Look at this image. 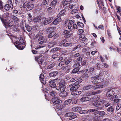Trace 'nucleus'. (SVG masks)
Returning a JSON list of instances; mask_svg holds the SVG:
<instances>
[{
    "label": "nucleus",
    "mask_w": 121,
    "mask_h": 121,
    "mask_svg": "<svg viewBox=\"0 0 121 121\" xmlns=\"http://www.w3.org/2000/svg\"><path fill=\"white\" fill-rule=\"evenodd\" d=\"M65 116L66 117H69V120H71L77 117V116L75 115V114L72 112L66 113L65 114Z\"/></svg>",
    "instance_id": "1"
},
{
    "label": "nucleus",
    "mask_w": 121,
    "mask_h": 121,
    "mask_svg": "<svg viewBox=\"0 0 121 121\" xmlns=\"http://www.w3.org/2000/svg\"><path fill=\"white\" fill-rule=\"evenodd\" d=\"M53 104L54 105L57 104L62 102L61 100L59 99H56V100L54 99H54H53Z\"/></svg>",
    "instance_id": "29"
},
{
    "label": "nucleus",
    "mask_w": 121,
    "mask_h": 121,
    "mask_svg": "<svg viewBox=\"0 0 121 121\" xmlns=\"http://www.w3.org/2000/svg\"><path fill=\"white\" fill-rule=\"evenodd\" d=\"M79 70V69L77 67H76L73 70L72 73H76Z\"/></svg>",
    "instance_id": "42"
},
{
    "label": "nucleus",
    "mask_w": 121,
    "mask_h": 121,
    "mask_svg": "<svg viewBox=\"0 0 121 121\" xmlns=\"http://www.w3.org/2000/svg\"><path fill=\"white\" fill-rule=\"evenodd\" d=\"M103 85H99L95 86L94 87V90L98 89L99 88H102L103 87Z\"/></svg>",
    "instance_id": "35"
},
{
    "label": "nucleus",
    "mask_w": 121,
    "mask_h": 121,
    "mask_svg": "<svg viewBox=\"0 0 121 121\" xmlns=\"http://www.w3.org/2000/svg\"><path fill=\"white\" fill-rule=\"evenodd\" d=\"M120 108H121V105L119 104H118L117 105L116 109L117 111Z\"/></svg>",
    "instance_id": "57"
},
{
    "label": "nucleus",
    "mask_w": 121,
    "mask_h": 121,
    "mask_svg": "<svg viewBox=\"0 0 121 121\" xmlns=\"http://www.w3.org/2000/svg\"><path fill=\"white\" fill-rule=\"evenodd\" d=\"M92 105L94 106L98 107L97 109L98 110H101L103 108L102 106H99L100 104L98 102H95Z\"/></svg>",
    "instance_id": "5"
},
{
    "label": "nucleus",
    "mask_w": 121,
    "mask_h": 121,
    "mask_svg": "<svg viewBox=\"0 0 121 121\" xmlns=\"http://www.w3.org/2000/svg\"><path fill=\"white\" fill-rule=\"evenodd\" d=\"M78 12V9H73L71 11V13L72 14L77 13Z\"/></svg>",
    "instance_id": "52"
},
{
    "label": "nucleus",
    "mask_w": 121,
    "mask_h": 121,
    "mask_svg": "<svg viewBox=\"0 0 121 121\" xmlns=\"http://www.w3.org/2000/svg\"><path fill=\"white\" fill-rule=\"evenodd\" d=\"M65 62L63 61L60 62L58 64V65L59 66H61L64 64Z\"/></svg>",
    "instance_id": "61"
},
{
    "label": "nucleus",
    "mask_w": 121,
    "mask_h": 121,
    "mask_svg": "<svg viewBox=\"0 0 121 121\" xmlns=\"http://www.w3.org/2000/svg\"><path fill=\"white\" fill-rule=\"evenodd\" d=\"M77 24L78 26H80L82 28L83 27L84 24L81 22H78L77 23Z\"/></svg>",
    "instance_id": "47"
},
{
    "label": "nucleus",
    "mask_w": 121,
    "mask_h": 121,
    "mask_svg": "<svg viewBox=\"0 0 121 121\" xmlns=\"http://www.w3.org/2000/svg\"><path fill=\"white\" fill-rule=\"evenodd\" d=\"M11 17L14 22L17 23L19 21L18 19L15 16L12 15Z\"/></svg>",
    "instance_id": "23"
},
{
    "label": "nucleus",
    "mask_w": 121,
    "mask_h": 121,
    "mask_svg": "<svg viewBox=\"0 0 121 121\" xmlns=\"http://www.w3.org/2000/svg\"><path fill=\"white\" fill-rule=\"evenodd\" d=\"M65 13V11L64 10H62L57 15V17H60L63 16Z\"/></svg>",
    "instance_id": "40"
},
{
    "label": "nucleus",
    "mask_w": 121,
    "mask_h": 121,
    "mask_svg": "<svg viewBox=\"0 0 121 121\" xmlns=\"http://www.w3.org/2000/svg\"><path fill=\"white\" fill-rule=\"evenodd\" d=\"M65 106V105L64 104H62L57 105L56 106V108L58 109H61L64 108Z\"/></svg>",
    "instance_id": "14"
},
{
    "label": "nucleus",
    "mask_w": 121,
    "mask_h": 121,
    "mask_svg": "<svg viewBox=\"0 0 121 121\" xmlns=\"http://www.w3.org/2000/svg\"><path fill=\"white\" fill-rule=\"evenodd\" d=\"M47 21H48L49 23L52 22L53 19V18L52 17H50L47 18Z\"/></svg>",
    "instance_id": "58"
},
{
    "label": "nucleus",
    "mask_w": 121,
    "mask_h": 121,
    "mask_svg": "<svg viewBox=\"0 0 121 121\" xmlns=\"http://www.w3.org/2000/svg\"><path fill=\"white\" fill-rule=\"evenodd\" d=\"M71 2V0H65L64 3V5H66L70 4Z\"/></svg>",
    "instance_id": "43"
},
{
    "label": "nucleus",
    "mask_w": 121,
    "mask_h": 121,
    "mask_svg": "<svg viewBox=\"0 0 121 121\" xmlns=\"http://www.w3.org/2000/svg\"><path fill=\"white\" fill-rule=\"evenodd\" d=\"M82 81V79H81L80 80H78L76 81L74 83L76 84H78L80 83Z\"/></svg>",
    "instance_id": "63"
},
{
    "label": "nucleus",
    "mask_w": 121,
    "mask_h": 121,
    "mask_svg": "<svg viewBox=\"0 0 121 121\" xmlns=\"http://www.w3.org/2000/svg\"><path fill=\"white\" fill-rule=\"evenodd\" d=\"M71 60L72 59L70 58L68 59L65 62V64L66 65L68 64L70 62Z\"/></svg>",
    "instance_id": "56"
},
{
    "label": "nucleus",
    "mask_w": 121,
    "mask_h": 121,
    "mask_svg": "<svg viewBox=\"0 0 121 121\" xmlns=\"http://www.w3.org/2000/svg\"><path fill=\"white\" fill-rule=\"evenodd\" d=\"M28 19L29 22H30L32 21V15L30 13H29L28 14Z\"/></svg>",
    "instance_id": "50"
},
{
    "label": "nucleus",
    "mask_w": 121,
    "mask_h": 121,
    "mask_svg": "<svg viewBox=\"0 0 121 121\" xmlns=\"http://www.w3.org/2000/svg\"><path fill=\"white\" fill-rule=\"evenodd\" d=\"M44 75L43 74H41L40 76V79L41 82L44 84H45V81L44 80Z\"/></svg>",
    "instance_id": "12"
},
{
    "label": "nucleus",
    "mask_w": 121,
    "mask_h": 121,
    "mask_svg": "<svg viewBox=\"0 0 121 121\" xmlns=\"http://www.w3.org/2000/svg\"><path fill=\"white\" fill-rule=\"evenodd\" d=\"M3 17L6 19H8L9 18V13L6 12L3 14Z\"/></svg>",
    "instance_id": "28"
},
{
    "label": "nucleus",
    "mask_w": 121,
    "mask_h": 121,
    "mask_svg": "<svg viewBox=\"0 0 121 121\" xmlns=\"http://www.w3.org/2000/svg\"><path fill=\"white\" fill-rule=\"evenodd\" d=\"M86 95L87 96H90L91 95V91H88L86 93Z\"/></svg>",
    "instance_id": "62"
},
{
    "label": "nucleus",
    "mask_w": 121,
    "mask_h": 121,
    "mask_svg": "<svg viewBox=\"0 0 121 121\" xmlns=\"http://www.w3.org/2000/svg\"><path fill=\"white\" fill-rule=\"evenodd\" d=\"M94 68L92 67H90L89 69L88 72H92L94 70Z\"/></svg>",
    "instance_id": "60"
},
{
    "label": "nucleus",
    "mask_w": 121,
    "mask_h": 121,
    "mask_svg": "<svg viewBox=\"0 0 121 121\" xmlns=\"http://www.w3.org/2000/svg\"><path fill=\"white\" fill-rule=\"evenodd\" d=\"M80 64L79 63L77 62L76 63H75L74 65V67H78L80 66Z\"/></svg>",
    "instance_id": "59"
},
{
    "label": "nucleus",
    "mask_w": 121,
    "mask_h": 121,
    "mask_svg": "<svg viewBox=\"0 0 121 121\" xmlns=\"http://www.w3.org/2000/svg\"><path fill=\"white\" fill-rule=\"evenodd\" d=\"M47 42V40L46 39H45L39 42V44H41V45L39 46V48H41L44 47L46 46V45L45 43Z\"/></svg>",
    "instance_id": "9"
},
{
    "label": "nucleus",
    "mask_w": 121,
    "mask_h": 121,
    "mask_svg": "<svg viewBox=\"0 0 121 121\" xmlns=\"http://www.w3.org/2000/svg\"><path fill=\"white\" fill-rule=\"evenodd\" d=\"M56 43V42L55 41H52L48 43V45L49 47H51L54 46L55 45Z\"/></svg>",
    "instance_id": "18"
},
{
    "label": "nucleus",
    "mask_w": 121,
    "mask_h": 121,
    "mask_svg": "<svg viewBox=\"0 0 121 121\" xmlns=\"http://www.w3.org/2000/svg\"><path fill=\"white\" fill-rule=\"evenodd\" d=\"M82 93L81 91L75 90V91L72 92L71 94L72 95H79Z\"/></svg>",
    "instance_id": "13"
},
{
    "label": "nucleus",
    "mask_w": 121,
    "mask_h": 121,
    "mask_svg": "<svg viewBox=\"0 0 121 121\" xmlns=\"http://www.w3.org/2000/svg\"><path fill=\"white\" fill-rule=\"evenodd\" d=\"M41 22H43L44 24L46 25L49 23L47 21V19L45 17H43L41 19Z\"/></svg>",
    "instance_id": "20"
},
{
    "label": "nucleus",
    "mask_w": 121,
    "mask_h": 121,
    "mask_svg": "<svg viewBox=\"0 0 121 121\" xmlns=\"http://www.w3.org/2000/svg\"><path fill=\"white\" fill-rule=\"evenodd\" d=\"M65 88L66 86L65 85L60 83L59 86H56V89L57 90H60L61 92H63L65 90Z\"/></svg>",
    "instance_id": "2"
},
{
    "label": "nucleus",
    "mask_w": 121,
    "mask_h": 121,
    "mask_svg": "<svg viewBox=\"0 0 121 121\" xmlns=\"http://www.w3.org/2000/svg\"><path fill=\"white\" fill-rule=\"evenodd\" d=\"M10 8H11L12 9L13 8L10 7V6L7 4L4 7V9L6 11H8L10 9Z\"/></svg>",
    "instance_id": "31"
},
{
    "label": "nucleus",
    "mask_w": 121,
    "mask_h": 121,
    "mask_svg": "<svg viewBox=\"0 0 121 121\" xmlns=\"http://www.w3.org/2000/svg\"><path fill=\"white\" fill-rule=\"evenodd\" d=\"M73 85H74L73 86L74 87V88L76 90V89H78L79 88L80 86L78 84H76L75 83H74L73 84Z\"/></svg>",
    "instance_id": "51"
},
{
    "label": "nucleus",
    "mask_w": 121,
    "mask_h": 121,
    "mask_svg": "<svg viewBox=\"0 0 121 121\" xmlns=\"http://www.w3.org/2000/svg\"><path fill=\"white\" fill-rule=\"evenodd\" d=\"M29 2L28 1H26L23 4V7L24 8H26L28 7L29 4Z\"/></svg>",
    "instance_id": "41"
},
{
    "label": "nucleus",
    "mask_w": 121,
    "mask_h": 121,
    "mask_svg": "<svg viewBox=\"0 0 121 121\" xmlns=\"http://www.w3.org/2000/svg\"><path fill=\"white\" fill-rule=\"evenodd\" d=\"M61 69L64 71L68 73L71 69L69 65H67L63 66L61 68Z\"/></svg>",
    "instance_id": "4"
},
{
    "label": "nucleus",
    "mask_w": 121,
    "mask_h": 121,
    "mask_svg": "<svg viewBox=\"0 0 121 121\" xmlns=\"http://www.w3.org/2000/svg\"><path fill=\"white\" fill-rule=\"evenodd\" d=\"M57 1L56 0H54L52 1L50 4V6L52 7H54L56 5Z\"/></svg>",
    "instance_id": "26"
},
{
    "label": "nucleus",
    "mask_w": 121,
    "mask_h": 121,
    "mask_svg": "<svg viewBox=\"0 0 121 121\" xmlns=\"http://www.w3.org/2000/svg\"><path fill=\"white\" fill-rule=\"evenodd\" d=\"M118 97L117 95H114L112 96L110 99L112 101H113L114 102H119L120 99H118Z\"/></svg>",
    "instance_id": "6"
},
{
    "label": "nucleus",
    "mask_w": 121,
    "mask_h": 121,
    "mask_svg": "<svg viewBox=\"0 0 121 121\" xmlns=\"http://www.w3.org/2000/svg\"><path fill=\"white\" fill-rule=\"evenodd\" d=\"M54 27H49L47 29V31L48 32L50 31L53 32Z\"/></svg>",
    "instance_id": "44"
},
{
    "label": "nucleus",
    "mask_w": 121,
    "mask_h": 121,
    "mask_svg": "<svg viewBox=\"0 0 121 121\" xmlns=\"http://www.w3.org/2000/svg\"><path fill=\"white\" fill-rule=\"evenodd\" d=\"M50 95L52 97H53L56 95V93L53 90H51L49 92Z\"/></svg>",
    "instance_id": "22"
},
{
    "label": "nucleus",
    "mask_w": 121,
    "mask_h": 121,
    "mask_svg": "<svg viewBox=\"0 0 121 121\" xmlns=\"http://www.w3.org/2000/svg\"><path fill=\"white\" fill-rule=\"evenodd\" d=\"M55 65V64L54 63H53L50 65H49L47 67V68L48 69H51L53 68Z\"/></svg>",
    "instance_id": "46"
},
{
    "label": "nucleus",
    "mask_w": 121,
    "mask_h": 121,
    "mask_svg": "<svg viewBox=\"0 0 121 121\" xmlns=\"http://www.w3.org/2000/svg\"><path fill=\"white\" fill-rule=\"evenodd\" d=\"M107 111L108 112H113L114 111L113 107L112 106L109 107L107 109Z\"/></svg>",
    "instance_id": "34"
},
{
    "label": "nucleus",
    "mask_w": 121,
    "mask_h": 121,
    "mask_svg": "<svg viewBox=\"0 0 121 121\" xmlns=\"http://www.w3.org/2000/svg\"><path fill=\"white\" fill-rule=\"evenodd\" d=\"M58 73L57 71H54L51 72L49 73V75L51 77H53L56 76Z\"/></svg>",
    "instance_id": "25"
},
{
    "label": "nucleus",
    "mask_w": 121,
    "mask_h": 121,
    "mask_svg": "<svg viewBox=\"0 0 121 121\" xmlns=\"http://www.w3.org/2000/svg\"><path fill=\"white\" fill-rule=\"evenodd\" d=\"M18 39L21 44L23 45H25V43L24 41V40L22 37L19 38Z\"/></svg>",
    "instance_id": "32"
},
{
    "label": "nucleus",
    "mask_w": 121,
    "mask_h": 121,
    "mask_svg": "<svg viewBox=\"0 0 121 121\" xmlns=\"http://www.w3.org/2000/svg\"><path fill=\"white\" fill-rule=\"evenodd\" d=\"M62 44L63 46L65 47H71L72 46V43L67 42L64 43L63 44Z\"/></svg>",
    "instance_id": "33"
},
{
    "label": "nucleus",
    "mask_w": 121,
    "mask_h": 121,
    "mask_svg": "<svg viewBox=\"0 0 121 121\" xmlns=\"http://www.w3.org/2000/svg\"><path fill=\"white\" fill-rule=\"evenodd\" d=\"M43 31L42 30H40L38 33V34L37 35V37H39L40 36H42V35L43 34Z\"/></svg>",
    "instance_id": "54"
},
{
    "label": "nucleus",
    "mask_w": 121,
    "mask_h": 121,
    "mask_svg": "<svg viewBox=\"0 0 121 121\" xmlns=\"http://www.w3.org/2000/svg\"><path fill=\"white\" fill-rule=\"evenodd\" d=\"M82 108L80 107L76 106L73 107L72 110L74 112H78L82 109Z\"/></svg>",
    "instance_id": "11"
},
{
    "label": "nucleus",
    "mask_w": 121,
    "mask_h": 121,
    "mask_svg": "<svg viewBox=\"0 0 121 121\" xmlns=\"http://www.w3.org/2000/svg\"><path fill=\"white\" fill-rule=\"evenodd\" d=\"M34 7V5L33 4H29L26 8V10L28 11L31 10L33 9Z\"/></svg>",
    "instance_id": "24"
},
{
    "label": "nucleus",
    "mask_w": 121,
    "mask_h": 121,
    "mask_svg": "<svg viewBox=\"0 0 121 121\" xmlns=\"http://www.w3.org/2000/svg\"><path fill=\"white\" fill-rule=\"evenodd\" d=\"M93 121H101L100 118L98 116H96L93 119Z\"/></svg>",
    "instance_id": "39"
},
{
    "label": "nucleus",
    "mask_w": 121,
    "mask_h": 121,
    "mask_svg": "<svg viewBox=\"0 0 121 121\" xmlns=\"http://www.w3.org/2000/svg\"><path fill=\"white\" fill-rule=\"evenodd\" d=\"M8 4H8L10 6V7H11L12 8L13 7L11 0H8Z\"/></svg>",
    "instance_id": "48"
},
{
    "label": "nucleus",
    "mask_w": 121,
    "mask_h": 121,
    "mask_svg": "<svg viewBox=\"0 0 121 121\" xmlns=\"http://www.w3.org/2000/svg\"><path fill=\"white\" fill-rule=\"evenodd\" d=\"M84 30L82 29H80L78 30V34H81L83 32Z\"/></svg>",
    "instance_id": "55"
},
{
    "label": "nucleus",
    "mask_w": 121,
    "mask_h": 121,
    "mask_svg": "<svg viewBox=\"0 0 121 121\" xmlns=\"http://www.w3.org/2000/svg\"><path fill=\"white\" fill-rule=\"evenodd\" d=\"M101 79H94L92 81V83L94 85H97L101 82Z\"/></svg>",
    "instance_id": "16"
},
{
    "label": "nucleus",
    "mask_w": 121,
    "mask_h": 121,
    "mask_svg": "<svg viewBox=\"0 0 121 121\" xmlns=\"http://www.w3.org/2000/svg\"><path fill=\"white\" fill-rule=\"evenodd\" d=\"M114 94V91L112 90H110L108 91L107 92L106 94V95L108 98L113 95Z\"/></svg>",
    "instance_id": "8"
},
{
    "label": "nucleus",
    "mask_w": 121,
    "mask_h": 121,
    "mask_svg": "<svg viewBox=\"0 0 121 121\" xmlns=\"http://www.w3.org/2000/svg\"><path fill=\"white\" fill-rule=\"evenodd\" d=\"M68 21H66L65 22V24H66L65 25V26L66 27V24H67V23H68V24L69 25L70 24L72 25V24L74 23L73 22L72 20H70L69 21V23H68Z\"/></svg>",
    "instance_id": "45"
},
{
    "label": "nucleus",
    "mask_w": 121,
    "mask_h": 121,
    "mask_svg": "<svg viewBox=\"0 0 121 121\" xmlns=\"http://www.w3.org/2000/svg\"><path fill=\"white\" fill-rule=\"evenodd\" d=\"M99 113L100 117H103L105 115L106 113L104 111H99Z\"/></svg>",
    "instance_id": "30"
},
{
    "label": "nucleus",
    "mask_w": 121,
    "mask_h": 121,
    "mask_svg": "<svg viewBox=\"0 0 121 121\" xmlns=\"http://www.w3.org/2000/svg\"><path fill=\"white\" fill-rule=\"evenodd\" d=\"M99 104H102L106 102V101L104 99H100L99 100Z\"/></svg>",
    "instance_id": "49"
},
{
    "label": "nucleus",
    "mask_w": 121,
    "mask_h": 121,
    "mask_svg": "<svg viewBox=\"0 0 121 121\" xmlns=\"http://www.w3.org/2000/svg\"><path fill=\"white\" fill-rule=\"evenodd\" d=\"M49 84L50 87H51L54 88L56 87L55 82L53 80L50 81L49 82Z\"/></svg>",
    "instance_id": "10"
},
{
    "label": "nucleus",
    "mask_w": 121,
    "mask_h": 121,
    "mask_svg": "<svg viewBox=\"0 0 121 121\" xmlns=\"http://www.w3.org/2000/svg\"><path fill=\"white\" fill-rule=\"evenodd\" d=\"M58 17L53 22V23L54 24H57L60 22L61 20V17Z\"/></svg>",
    "instance_id": "15"
},
{
    "label": "nucleus",
    "mask_w": 121,
    "mask_h": 121,
    "mask_svg": "<svg viewBox=\"0 0 121 121\" xmlns=\"http://www.w3.org/2000/svg\"><path fill=\"white\" fill-rule=\"evenodd\" d=\"M93 87V85H88L84 86L83 88L84 90H88Z\"/></svg>",
    "instance_id": "19"
},
{
    "label": "nucleus",
    "mask_w": 121,
    "mask_h": 121,
    "mask_svg": "<svg viewBox=\"0 0 121 121\" xmlns=\"http://www.w3.org/2000/svg\"><path fill=\"white\" fill-rule=\"evenodd\" d=\"M56 31H54L53 32H52L51 33H49L48 35V37L49 38H51L53 37L55 35V34L56 33Z\"/></svg>",
    "instance_id": "27"
},
{
    "label": "nucleus",
    "mask_w": 121,
    "mask_h": 121,
    "mask_svg": "<svg viewBox=\"0 0 121 121\" xmlns=\"http://www.w3.org/2000/svg\"><path fill=\"white\" fill-rule=\"evenodd\" d=\"M102 121H112L110 119L108 118H106L103 119Z\"/></svg>",
    "instance_id": "64"
},
{
    "label": "nucleus",
    "mask_w": 121,
    "mask_h": 121,
    "mask_svg": "<svg viewBox=\"0 0 121 121\" xmlns=\"http://www.w3.org/2000/svg\"><path fill=\"white\" fill-rule=\"evenodd\" d=\"M99 76L98 75H97L95 76L94 77H91V79H101V78H99Z\"/></svg>",
    "instance_id": "53"
},
{
    "label": "nucleus",
    "mask_w": 121,
    "mask_h": 121,
    "mask_svg": "<svg viewBox=\"0 0 121 121\" xmlns=\"http://www.w3.org/2000/svg\"><path fill=\"white\" fill-rule=\"evenodd\" d=\"M88 111L85 110H80L79 112V113L81 114H87L88 113Z\"/></svg>",
    "instance_id": "38"
},
{
    "label": "nucleus",
    "mask_w": 121,
    "mask_h": 121,
    "mask_svg": "<svg viewBox=\"0 0 121 121\" xmlns=\"http://www.w3.org/2000/svg\"><path fill=\"white\" fill-rule=\"evenodd\" d=\"M41 19L40 16H38L35 17L33 20V21L34 22H38L39 21H41Z\"/></svg>",
    "instance_id": "21"
},
{
    "label": "nucleus",
    "mask_w": 121,
    "mask_h": 121,
    "mask_svg": "<svg viewBox=\"0 0 121 121\" xmlns=\"http://www.w3.org/2000/svg\"><path fill=\"white\" fill-rule=\"evenodd\" d=\"M25 27L26 30L29 32H30L32 30V28L31 26L28 25H26Z\"/></svg>",
    "instance_id": "37"
},
{
    "label": "nucleus",
    "mask_w": 121,
    "mask_h": 121,
    "mask_svg": "<svg viewBox=\"0 0 121 121\" xmlns=\"http://www.w3.org/2000/svg\"><path fill=\"white\" fill-rule=\"evenodd\" d=\"M68 95L67 93L65 91L64 92H61L59 94V95L60 97H64Z\"/></svg>",
    "instance_id": "17"
},
{
    "label": "nucleus",
    "mask_w": 121,
    "mask_h": 121,
    "mask_svg": "<svg viewBox=\"0 0 121 121\" xmlns=\"http://www.w3.org/2000/svg\"><path fill=\"white\" fill-rule=\"evenodd\" d=\"M79 40L82 43H84L87 41V39L86 37H85L84 35H80L79 37Z\"/></svg>",
    "instance_id": "3"
},
{
    "label": "nucleus",
    "mask_w": 121,
    "mask_h": 121,
    "mask_svg": "<svg viewBox=\"0 0 121 121\" xmlns=\"http://www.w3.org/2000/svg\"><path fill=\"white\" fill-rule=\"evenodd\" d=\"M5 24L6 26L9 27H11L12 26L14 27L13 22L11 20H9L8 21H7L5 23ZM12 28H13V27H12Z\"/></svg>",
    "instance_id": "7"
},
{
    "label": "nucleus",
    "mask_w": 121,
    "mask_h": 121,
    "mask_svg": "<svg viewBox=\"0 0 121 121\" xmlns=\"http://www.w3.org/2000/svg\"><path fill=\"white\" fill-rule=\"evenodd\" d=\"M72 101V99H71L67 100L64 102V104L65 105H68Z\"/></svg>",
    "instance_id": "36"
}]
</instances>
